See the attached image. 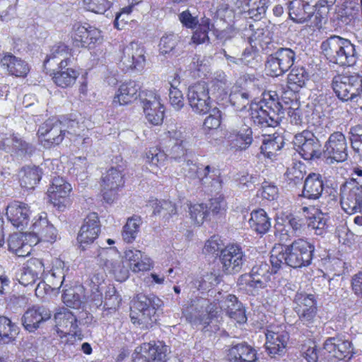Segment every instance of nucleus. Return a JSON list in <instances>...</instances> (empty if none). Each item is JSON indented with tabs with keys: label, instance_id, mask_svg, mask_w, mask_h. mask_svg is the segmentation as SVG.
<instances>
[{
	"label": "nucleus",
	"instance_id": "obj_1",
	"mask_svg": "<svg viewBox=\"0 0 362 362\" xmlns=\"http://www.w3.org/2000/svg\"><path fill=\"white\" fill-rule=\"evenodd\" d=\"M315 246L303 238L295 240L289 245L274 247L271 251L270 262L274 272L283 265L293 269L308 267L314 257Z\"/></svg>",
	"mask_w": 362,
	"mask_h": 362
},
{
	"label": "nucleus",
	"instance_id": "obj_2",
	"mask_svg": "<svg viewBox=\"0 0 362 362\" xmlns=\"http://www.w3.org/2000/svg\"><path fill=\"white\" fill-rule=\"evenodd\" d=\"M320 48L329 62L340 66H352L358 59L356 46L349 40L338 35H332L323 41Z\"/></svg>",
	"mask_w": 362,
	"mask_h": 362
},
{
	"label": "nucleus",
	"instance_id": "obj_3",
	"mask_svg": "<svg viewBox=\"0 0 362 362\" xmlns=\"http://www.w3.org/2000/svg\"><path fill=\"white\" fill-rule=\"evenodd\" d=\"M250 116L254 124L261 128L276 127L284 115L283 106L278 100L277 94H269L259 103L250 107Z\"/></svg>",
	"mask_w": 362,
	"mask_h": 362
},
{
	"label": "nucleus",
	"instance_id": "obj_4",
	"mask_svg": "<svg viewBox=\"0 0 362 362\" xmlns=\"http://www.w3.org/2000/svg\"><path fill=\"white\" fill-rule=\"evenodd\" d=\"M327 127H319L315 131L303 130L295 135L293 144L301 157L306 160H314L323 155L321 139L328 134Z\"/></svg>",
	"mask_w": 362,
	"mask_h": 362
},
{
	"label": "nucleus",
	"instance_id": "obj_5",
	"mask_svg": "<svg viewBox=\"0 0 362 362\" xmlns=\"http://www.w3.org/2000/svg\"><path fill=\"white\" fill-rule=\"evenodd\" d=\"M163 305L154 294L138 293L132 300L130 317L134 324L151 326L157 320L156 312Z\"/></svg>",
	"mask_w": 362,
	"mask_h": 362
},
{
	"label": "nucleus",
	"instance_id": "obj_6",
	"mask_svg": "<svg viewBox=\"0 0 362 362\" xmlns=\"http://www.w3.org/2000/svg\"><path fill=\"white\" fill-rule=\"evenodd\" d=\"M185 176L194 179L198 178L201 185L211 192L218 193L222 189V180L220 170L206 165L203 169L199 168L194 162L193 158L190 161H185L182 164Z\"/></svg>",
	"mask_w": 362,
	"mask_h": 362
},
{
	"label": "nucleus",
	"instance_id": "obj_7",
	"mask_svg": "<svg viewBox=\"0 0 362 362\" xmlns=\"http://www.w3.org/2000/svg\"><path fill=\"white\" fill-rule=\"evenodd\" d=\"M100 233V223L97 213L92 212L84 218L82 226L78 231L77 241L79 248L85 251L88 248L95 249L91 256H102V247L98 244L95 243Z\"/></svg>",
	"mask_w": 362,
	"mask_h": 362
},
{
	"label": "nucleus",
	"instance_id": "obj_8",
	"mask_svg": "<svg viewBox=\"0 0 362 362\" xmlns=\"http://www.w3.org/2000/svg\"><path fill=\"white\" fill-rule=\"evenodd\" d=\"M332 88L337 98L343 102H357L362 94V76L337 75L332 81Z\"/></svg>",
	"mask_w": 362,
	"mask_h": 362
},
{
	"label": "nucleus",
	"instance_id": "obj_9",
	"mask_svg": "<svg viewBox=\"0 0 362 362\" xmlns=\"http://www.w3.org/2000/svg\"><path fill=\"white\" fill-rule=\"evenodd\" d=\"M169 140L165 146L168 158L177 163L182 164L190 161L194 158V151L190 148V144L180 131H169Z\"/></svg>",
	"mask_w": 362,
	"mask_h": 362
},
{
	"label": "nucleus",
	"instance_id": "obj_10",
	"mask_svg": "<svg viewBox=\"0 0 362 362\" xmlns=\"http://www.w3.org/2000/svg\"><path fill=\"white\" fill-rule=\"evenodd\" d=\"M296 52L291 48L280 47L269 55L265 62L267 74L279 76L287 72L294 64Z\"/></svg>",
	"mask_w": 362,
	"mask_h": 362
},
{
	"label": "nucleus",
	"instance_id": "obj_11",
	"mask_svg": "<svg viewBox=\"0 0 362 362\" xmlns=\"http://www.w3.org/2000/svg\"><path fill=\"white\" fill-rule=\"evenodd\" d=\"M65 128L63 122L56 117H52L44 122L37 130L40 144L45 148L60 144L65 136Z\"/></svg>",
	"mask_w": 362,
	"mask_h": 362
},
{
	"label": "nucleus",
	"instance_id": "obj_12",
	"mask_svg": "<svg viewBox=\"0 0 362 362\" xmlns=\"http://www.w3.org/2000/svg\"><path fill=\"white\" fill-rule=\"evenodd\" d=\"M187 100L192 111L199 115H205L211 108L208 84L199 81L188 88Z\"/></svg>",
	"mask_w": 362,
	"mask_h": 362
},
{
	"label": "nucleus",
	"instance_id": "obj_13",
	"mask_svg": "<svg viewBox=\"0 0 362 362\" xmlns=\"http://www.w3.org/2000/svg\"><path fill=\"white\" fill-rule=\"evenodd\" d=\"M71 185L62 177H54L47 189L50 202L59 211H64L71 204L70 193Z\"/></svg>",
	"mask_w": 362,
	"mask_h": 362
},
{
	"label": "nucleus",
	"instance_id": "obj_14",
	"mask_svg": "<svg viewBox=\"0 0 362 362\" xmlns=\"http://www.w3.org/2000/svg\"><path fill=\"white\" fill-rule=\"evenodd\" d=\"M323 156L330 163L344 162L348 158V144L344 134L335 132L331 134L323 146Z\"/></svg>",
	"mask_w": 362,
	"mask_h": 362
},
{
	"label": "nucleus",
	"instance_id": "obj_15",
	"mask_svg": "<svg viewBox=\"0 0 362 362\" xmlns=\"http://www.w3.org/2000/svg\"><path fill=\"white\" fill-rule=\"evenodd\" d=\"M141 102L146 119L153 125L163 122L165 107L160 103V96L153 90L142 92Z\"/></svg>",
	"mask_w": 362,
	"mask_h": 362
},
{
	"label": "nucleus",
	"instance_id": "obj_16",
	"mask_svg": "<svg viewBox=\"0 0 362 362\" xmlns=\"http://www.w3.org/2000/svg\"><path fill=\"white\" fill-rule=\"evenodd\" d=\"M294 310L300 320L305 325L313 323L317 314L316 300L314 295L304 291H298L294 297Z\"/></svg>",
	"mask_w": 362,
	"mask_h": 362
},
{
	"label": "nucleus",
	"instance_id": "obj_17",
	"mask_svg": "<svg viewBox=\"0 0 362 362\" xmlns=\"http://www.w3.org/2000/svg\"><path fill=\"white\" fill-rule=\"evenodd\" d=\"M272 273H275L274 269L270 272L269 264L261 262L252 267L249 274L242 275L239 281L251 289L259 290L267 286Z\"/></svg>",
	"mask_w": 362,
	"mask_h": 362
},
{
	"label": "nucleus",
	"instance_id": "obj_18",
	"mask_svg": "<svg viewBox=\"0 0 362 362\" xmlns=\"http://www.w3.org/2000/svg\"><path fill=\"white\" fill-rule=\"evenodd\" d=\"M219 259L223 272L231 274L241 270L246 261V256L240 246L231 245L221 250Z\"/></svg>",
	"mask_w": 362,
	"mask_h": 362
},
{
	"label": "nucleus",
	"instance_id": "obj_19",
	"mask_svg": "<svg viewBox=\"0 0 362 362\" xmlns=\"http://www.w3.org/2000/svg\"><path fill=\"white\" fill-rule=\"evenodd\" d=\"M103 255L107 256L104 260V269L113 275L116 281L119 282L126 281L129 274V269L128 267L124 266L122 259L115 248H103Z\"/></svg>",
	"mask_w": 362,
	"mask_h": 362
},
{
	"label": "nucleus",
	"instance_id": "obj_20",
	"mask_svg": "<svg viewBox=\"0 0 362 362\" xmlns=\"http://www.w3.org/2000/svg\"><path fill=\"white\" fill-rule=\"evenodd\" d=\"M71 39L75 46L90 48L91 45L100 43L102 36L98 28L88 24L76 23L72 27Z\"/></svg>",
	"mask_w": 362,
	"mask_h": 362
},
{
	"label": "nucleus",
	"instance_id": "obj_21",
	"mask_svg": "<svg viewBox=\"0 0 362 362\" xmlns=\"http://www.w3.org/2000/svg\"><path fill=\"white\" fill-rule=\"evenodd\" d=\"M124 175L116 167L110 168L102 177L101 192L103 199L112 203L116 199L117 190L124 185Z\"/></svg>",
	"mask_w": 362,
	"mask_h": 362
},
{
	"label": "nucleus",
	"instance_id": "obj_22",
	"mask_svg": "<svg viewBox=\"0 0 362 362\" xmlns=\"http://www.w3.org/2000/svg\"><path fill=\"white\" fill-rule=\"evenodd\" d=\"M145 62L144 49L136 42H131L122 50L120 66L123 70L141 69Z\"/></svg>",
	"mask_w": 362,
	"mask_h": 362
},
{
	"label": "nucleus",
	"instance_id": "obj_23",
	"mask_svg": "<svg viewBox=\"0 0 362 362\" xmlns=\"http://www.w3.org/2000/svg\"><path fill=\"white\" fill-rule=\"evenodd\" d=\"M51 311L43 305H36L28 309L22 317V325L24 328L33 332L37 329L40 325L51 318Z\"/></svg>",
	"mask_w": 362,
	"mask_h": 362
},
{
	"label": "nucleus",
	"instance_id": "obj_24",
	"mask_svg": "<svg viewBox=\"0 0 362 362\" xmlns=\"http://www.w3.org/2000/svg\"><path fill=\"white\" fill-rule=\"evenodd\" d=\"M324 349L339 360H350L356 354L351 342L339 337L327 339Z\"/></svg>",
	"mask_w": 362,
	"mask_h": 362
},
{
	"label": "nucleus",
	"instance_id": "obj_25",
	"mask_svg": "<svg viewBox=\"0 0 362 362\" xmlns=\"http://www.w3.org/2000/svg\"><path fill=\"white\" fill-rule=\"evenodd\" d=\"M160 54L169 57H177L184 52L185 42L181 36L173 32L165 33L160 39Z\"/></svg>",
	"mask_w": 362,
	"mask_h": 362
},
{
	"label": "nucleus",
	"instance_id": "obj_26",
	"mask_svg": "<svg viewBox=\"0 0 362 362\" xmlns=\"http://www.w3.org/2000/svg\"><path fill=\"white\" fill-rule=\"evenodd\" d=\"M30 209L27 204L18 201L11 202L6 207V216L16 228L23 229L28 224Z\"/></svg>",
	"mask_w": 362,
	"mask_h": 362
},
{
	"label": "nucleus",
	"instance_id": "obj_27",
	"mask_svg": "<svg viewBox=\"0 0 362 362\" xmlns=\"http://www.w3.org/2000/svg\"><path fill=\"white\" fill-rule=\"evenodd\" d=\"M32 233L37 238V242L54 243L57 238L54 226L47 218L46 214L40 215L33 223Z\"/></svg>",
	"mask_w": 362,
	"mask_h": 362
},
{
	"label": "nucleus",
	"instance_id": "obj_28",
	"mask_svg": "<svg viewBox=\"0 0 362 362\" xmlns=\"http://www.w3.org/2000/svg\"><path fill=\"white\" fill-rule=\"evenodd\" d=\"M70 64L64 61L58 64V67L54 70L52 79L59 87L66 88L72 86L79 76V72L71 67Z\"/></svg>",
	"mask_w": 362,
	"mask_h": 362
},
{
	"label": "nucleus",
	"instance_id": "obj_29",
	"mask_svg": "<svg viewBox=\"0 0 362 362\" xmlns=\"http://www.w3.org/2000/svg\"><path fill=\"white\" fill-rule=\"evenodd\" d=\"M356 185L349 189L347 194L341 197V205L347 214H354L362 211V184L359 185L357 178H352Z\"/></svg>",
	"mask_w": 362,
	"mask_h": 362
},
{
	"label": "nucleus",
	"instance_id": "obj_30",
	"mask_svg": "<svg viewBox=\"0 0 362 362\" xmlns=\"http://www.w3.org/2000/svg\"><path fill=\"white\" fill-rule=\"evenodd\" d=\"M266 349L272 357L281 356L286 351L289 335L287 332L268 330L266 334Z\"/></svg>",
	"mask_w": 362,
	"mask_h": 362
},
{
	"label": "nucleus",
	"instance_id": "obj_31",
	"mask_svg": "<svg viewBox=\"0 0 362 362\" xmlns=\"http://www.w3.org/2000/svg\"><path fill=\"white\" fill-rule=\"evenodd\" d=\"M316 6L301 1V0H288V8L290 18L296 23H303L313 16Z\"/></svg>",
	"mask_w": 362,
	"mask_h": 362
},
{
	"label": "nucleus",
	"instance_id": "obj_32",
	"mask_svg": "<svg viewBox=\"0 0 362 362\" xmlns=\"http://www.w3.org/2000/svg\"><path fill=\"white\" fill-rule=\"evenodd\" d=\"M141 89L139 83L135 81H129L123 83L117 91L112 104L117 107L118 105H125L135 100Z\"/></svg>",
	"mask_w": 362,
	"mask_h": 362
},
{
	"label": "nucleus",
	"instance_id": "obj_33",
	"mask_svg": "<svg viewBox=\"0 0 362 362\" xmlns=\"http://www.w3.org/2000/svg\"><path fill=\"white\" fill-rule=\"evenodd\" d=\"M324 189L322 176L311 173L305 179L301 196L310 200L318 199Z\"/></svg>",
	"mask_w": 362,
	"mask_h": 362
},
{
	"label": "nucleus",
	"instance_id": "obj_34",
	"mask_svg": "<svg viewBox=\"0 0 362 362\" xmlns=\"http://www.w3.org/2000/svg\"><path fill=\"white\" fill-rule=\"evenodd\" d=\"M229 362H255L256 351L245 342L233 345L227 354Z\"/></svg>",
	"mask_w": 362,
	"mask_h": 362
},
{
	"label": "nucleus",
	"instance_id": "obj_35",
	"mask_svg": "<svg viewBox=\"0 0 362 362\" xmlns=\"http://www.w3.org/2000/svg\"><path fill=\"white\" fill-rule=\"evenodd\" d=\"M223 308L228 317L238 323H245L247 321L245 310L243 303L233 294H228L223 301L221 306Z\"/></svg>",
	"mask_w": 362,
	"mask_h": 362
},
{
	"label": "nucleus",
	"instance_id": "obj_36",
	"mask_svg": "<svg viewBox=\"0 0 362 362\" xmlns=\"http://www.w3.org/2000/svg\"><path fill=\"white\" fill-rule=\"evenodd\" d=\"M1 63L11 75L17 77H24L29 71L28 64L11 53L6 54L1 58Z\"/></svg>",
	"mask_w": 362,
	"mask_h": 362
},
{
	"label": "nucleus",
	"instance_id": "obj_37",
	"mask_svg": "<svg viewBox=\"0 0 362 362\" xmlns=\"http://www.w3.org/2000/svg\"><path fill=\"white\" fill-rule=\"evenodd\" d=\"M42 169L36 165H26L19 172L21 186L27 189H33L40 182Z\"/></svg>",
	"mask_w": 362,
	"mask_h": 362
},
{
	"label": "nucleus",
	"instance_id": "obj_38",
	"mask_svg": "<svg viewBox=\"0 0 362 362\" xmlns=\"http://www.w3.org/2000/svg\"><path fill=\"white\" fill-rule=\"evenodd\" d=\"M248 223L252 230L261 235L267 233L272 225L271 218L262 209L251 212Z\"/></svg>",
	"mask_w": 362,
	"mask_h": 362
},
{
	"label": "nucleus",
	"instance_id": "obj_39",
	"mask_svg": "<svg viewBox=\"0 0 362 362\" xmlns=\"http://www.w3.org/2000/svg\"><path fill=\"white\" fill-rule=\"evenodd\" d=\"M56 326L58 329H63L65 334L76 333L78 320L76 316L68 309L65 308L54 315Z\"/></svg>",
	"mask_w": 362,
	"mask_h": 362
},
{
	"label": "nucleus",
	"instance_id": "obj_40",
	"mask_svg": "<svg viewBox=\"0 0 362 362\" xmlns=\"http://www.w3.org/2000/svg\"><path fill=\"white\" fill-rule=\"evenodd\" d=\"M238 7L248 8L247 13L250 18L259 21L264 18L269 6V0H236Z\"/></svg>",
	"mask_w": 362,
	"mask_h": 362
},
{
	"label": "nucleus",
	"instance_id": "obj_41",
	"mask_svg": "<svg viewBox=\"0 0 362 362\" xmlns=\"http://www.w3.org/2000/svg\"><path fill=\"white\" fill-rule=\"evenodd\" d=\"M151 362H168L170 349L162 341L143 344Z\"/></svg>",
	"mask_w": 362,
	"mask_h": 362
},
{
	"label": "nucleus",
	"instance_id": "obj_42",
	"mask_svg": "<svg viewBox=\"0 0 362 362\" xmlns=\"http://www.w3.org/2000/svg\"><path fill=\"white\" fill-rule=\"evenodd\" d=\"M303 215L305 217L306 224L309 228L316 230L317 235H321L326 226V219L324 214L318 210L304 206L302 208Z\"/></svg>",
	"mask_w": 362,
	"mask_h": 362
},
{
	"label": "nucleus",
	"instance_id": "obj_43",
	"mask_svg": "<svg viewBox=\"0 0 362 362\" xmlns=\"http://www.w3.org/2000/svg\"><path fill=\"white\" fill-rule=\"evenodd\" d=\"M358 5L353 1H345L337 11V18L343 24L348 25L354 20L358 13Z\"/></svg>",
	"mask_w": 362,
	"mask_h": 362
},
{
	"label": "nucleus",
	"instance_id": "obj_44",
	"mask_svg": "<svg viewBox=\"0 0 362 362\" xmlns=\"http://www.w3.org/2000/svg\"><path fill=\"white\" fill-rule=\"evenodd\" d=\"M19 333L18 327L4 316H0V341L8 344L13 341Z\"/></svg>",
	"mask_w": 362,
	"mask_h": 362
},
{
	"label": "nucleus",
	"instance_id": "obj_45",
	"mask_svg": "<svg viewBox=\"0 0 362 362\" xmlns=\"http://www.w3.org/2000/svg\"><path fill=\"white\" fill-rule=\"evenodd\" d=\"M141 223V218L137 216H134L127 219L122 233V238L126 243H130L135 240Z\"/></svg>",
	"mask_w": 362,
	"mask_h": 362
},
{
	"label": "nucleus",
	"instance_id": "obj_46",
	"mask_svg": "<svg viewBox=\"0 0 362 362\" xmlns=\"http://www.w3.org/2000/svg\"><path fill=\"white\" fill-rule=\"evenodd\" d=\"M284 141L281 137H271L270 136L263 140L260 147L261 153L269 158L274 156L277 151L283 146Z\"/></svg>",
	"mask_w": 362,
	"mask_h": 362
},
{
	"label": "nucleus",
	"instance_id": "obj_47",
	"mask_svg": "<svg viewBox=\"0 0 362 362\" xmlns=\"http://www.w3.org/2000/svg\"><path fill=\"white\" fill-rule=\"evenodd\" d=\"M121 301L122 298L115 286L109 285L105 291L104 301L100 300L99 305H95L98 307L103 304V308L105 310H115L119 306Z\"/></svg>",
	"mask_w": 362,
	"mask_h": 362
},
{
	"label": "nucleus",
	"instance_id": "obj_48",
	"mask_svg": "<svg viewBox=\"0 0 362 362\" xmlns=\"http://www.w3.org/2000/svg\"><path fill=\"white\" fill-rule=\"evenodd\" d=\"M288 83L295 88H303L309 80V74L303 66H294L288 77Z\"/></svg>",
	"mask_w": 362,
	"mask_h": 362
},
{
	"label": "nucleus",
	"instance_id": "obj_49",
	"mask_svg": "<svg viewBox=\"0 0 362 362\" xmlns=\"http://www.w3.org/2000/svg\"><path fill=\"white\" fill-rule=\"evenodd\" d=\"M36 150V147L33 144L15 136L13 153L16 156L21 158L27 156L31 157L35 153Z\"/></svg>",
	"mask_w": 362,
	"mask_h": 362
},
{
	"label": "nucleus",
	"instance_id": "obj_50",
	"mask_svg": "<svg viewBox=\"0 0 362 362\" xmlns=\"http://www.w3.org/2000/svg\"><path fill=\"white\" fill-rule=\"evenodd\" d=\"M69 49L68 47L64 43H58L54 45L50 49L49 53L47 55L45 59V65L50 60L59 61V62L66 61L70 64L71 59L68 58Z\"/></svg>",
	"mask_w": 362,
	"mask_h": 362
},
{
	"label": "nucleus",
	"instance_id": "obj_51",
	"mask_svg": "<svg viewBox=\"0 0 362 362\" xmlns=\"http://www.w3.org/2000/svg\"><path fill=\"white\" fill-rule=\"evenodd\" d=\"M214 25L211 24L209 18H203L201 20V23L199 24L198 28L194 33L192 36V40L195 44H202L209 40L208 36L209 31L212 28Z\"/></svg>",
	"mask_w": 362,
	"mask_h": 362
},
{
	"label": "nucleus",
	"instance_id": "obj_52",
	"mask_svg": "<svg viewBox=\"0 0 362 362\" xmlns=\"http://www.w3.org/2000/svg\"><path fill=\"white\" fill-rule=\"evenodd\" d=\"M84 296H81L76 292L74 289H66L62 294V300L64 303L69 308L74 309H80L83 308L85 302Z\"/></svg>",
	"mask_w": 362,
	"mask_h": 362
},
{
	"label": "nucleus",
	"instance_id": "obj_53",
	"mask_svg": "<svg viewBox=\"0 0 362 362\" xmlns=\"http://www.w3.org/2000/svg\"><path fill=\"white\" fill-rule=\"evenodd\" d=\"M251 95L247 92L242 90L234 91L229 95L231 105L238 111H243L250 104Z\"/></svg>",
	"mask_w": 362,
	"mask_h": 362
},
{
	"label": "nucleus",
	"instance_id": "obj_54",
	"mask_svg": "<svg viewBox=\"0 0 362 362\" xmlns=\"http://www.w3.org/2000/svg\"><path fill=\"white\" fill-rule=\"evenodd\" d=\"M116 0H83L85 8L95 13H104Z\"/></svg>",
	"mask_w": 362,
	"mask_h": 362
},
{
	"label": "nucleus",
	"instance_id": "obj_55",
	"mask_svg": "<svg viewBox=\"0 0 362 362\" xmlns=\"http://www.w3.org/2000/svg\"><path fill=\"white\" fill-rule=\"evenodd\" d=\"M180 83L175 80L170 83V88L169 89V100L171 106L175 110H181L185 105L184 97L181 90L176 87V83Z\"/></svg>",
	"mask_w": 362,
	"mask_h": 362
},
{
	"label": "nucleus",
	"instance_id": "obj_56",
	"mask_svg": "<svg viewBox=\"0 0 362 362\" xmlns=\"http://www.w3.org/2000/svg\"><path fill=\"white\" fill-rule=\"evenodd\" d=\"M226 202L223 198L211 199L207 205L208 216H223L226 213Z\"/></svg>",
	"mask_w": 362,
	"mask_h": 362
},
{
	"label": "nucleus",
	"instance_id": "obj_57",
	"mask_svg": "<svg viewBox=\"0 0 362 362\" xmlns=\"http://www.w3.org/2000/svg\"><path fill=\"white\" fill-rule=\"evenodd\" d=\"M189 214L191 218L194 221L195 223L201 225L209 216L207 205L204 204L192 205L189 207Z\"/></svg>",
	"mask_w": 362,
	"mask_h": 362
},
{
	"label": "nucleus",
	"instance_id": "obj_58",
	"mask_svg": "<svg viewBox=\"0 0 362 362\" xmlns=\"http://www.w3.org/2000/svg\"><path fill=\"white\" fill-rule=\"evenodd\" d=\"M237 139L238 141H242L239 146L240 150H246L248 148L253 141L251 127L245 124L243 125L237 134Z\"/></svg>",
	"mask_w": 362,
	"mask_h": 362
},
{
	"label": "nucleus",
	"instance_id": "obj_59",
	"mask_svg": "<svg viewBox=\"0 0 362 362\" xmlns=\"http://www.w3.org/2000/svg\"><path fill=\"white\" fill-rule=\"evenodd\" d=\"M209 115L204 119V126L209 129H218L221 122V112L217 107L211 108Z\"/></svg>",
	"mask_w": 362,
	"mask_h": 362
},
{
	"label": "nucleus",
	"instance_id": "obj_60",
	"mask_svg": "<svg viewBox=\"0 0 362 362\" xmlns=\"http://www.w3.org/2000/svg\"><path fill=\"white\" fill-rule=\"evenodd\" d=\"M166 158H168L166 150L161 151L157 148H151L146 153V161L154 165L163 162Z\"/></svg>",
	"mask_w": 362,
	"mask_h": 362
},
{
	"label": "nucleus",
	"instance_id": "obj_61",
	"mask_svg": "<svg viewBox=\"0 0 362 362\" xmlns=\"http://www.w3.org/2000/svg\"><path fill=\"white\" fill-rule=\"evenodd\" d=\"M8 243L9 250L14 252L18 257H25L30 253V250H28L26 253L25 252L23 247L25 245L21 240L18 241V236L16 234L10 236Z\"/></svg>",
	"mask_w": 362,
	"mask_h": 362
},
{
	"label": "nucleus",
	"instance_id": "obj_62",
	"mask_svg": "<svg viewBox=\"0 0 362 362\" xmlns=\"http://www.w3.org/2000/svg\"><path fill=\"white\" fill-rule=\"evenodd\" d=\"M38 279L39 277L33 273L32 270L24 267L21 269L18 279L21 284L24 286H28L29 285H33Z\"/></svg>",
	"mask_w": 362,
	"mask_h": 362
},
{
	"label": "nucleus",
	"instance_id": "obj_63",
	"mask_svg": "<svg viewBox=\"0 0 362 362\" xmlns=\"http://www.w3.org/2000/svg\"><path fill=\"white\" fill-rule=\"evenodd\" d=\"M260 194L264 199L274 200L278 196V188L276 186L265 182L262 186Z\"/></svg>",
	"mask_w": 362,
	"mask_h": 362
},
{
	"label": "nucleus",
	"instance_id": "obj_64",
	"mask_svg": "<svg viewBox=\"0 0 362 362\" xmlns=\"http://www.w3.org/2000/svg\"><path fill=\"white\" fill-rule=\"evenodd\" d=\"M220 250H222V244L219 238L216 236H212L205 243L203 248V252L205 254L214 255L218 252Z\"/></svg>",
	"mask_w": 362,
	"mask_h": 362
}]
</instances>
